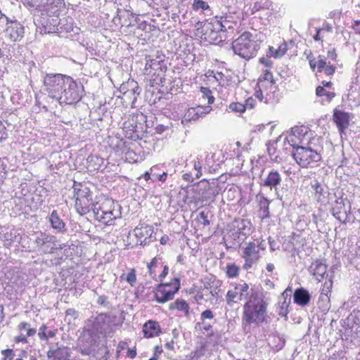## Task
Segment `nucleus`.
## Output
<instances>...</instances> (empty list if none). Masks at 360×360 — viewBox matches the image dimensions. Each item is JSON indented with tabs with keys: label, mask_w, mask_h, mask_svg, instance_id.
Instances as JSON below:
<instances>
[{
	"label": "nucleus",
	"mask_w": 360,
	"mask_h": 360,
	"mask_svg": "<svg viewBox=\"0 0 360 360\" xmlns=\"http://www.w3.org/2000/svg\"><path fill=\"white\" fill-rule=\"evenodd\" d=\"M215 25L214 27L215 30H219L221 33L224 34L228 29H233V27L231 25H227L229 23V21L226 20V18H224L223 17H221L219 20H216L213 22Z\"/></svg>",
	"instance_id": "cd10ccee"
},
{
	"label": "nucleus",
	"mask_w": 360,
	"mask_h": 360,
	"mask_svg": "<svg viewBox=\"0 0 360 360\" xmlns=\"http://www.w3.org/2000/svg\"><path fill=\"white\" fill-rule=\"evenodd\" d=\"M328 57L331 58L332 60H335L337 58V54L335 53V50L333 49L331 51H328Z\"/></svg>",
	"instance_id": "e2e57ef3"
},
{
	"label": "nucleus",
	"mask_w": 360,
	"mask_h": 360,
	"mask_svg": "<svg viewBox=\"0 0 360 360\" xmlns=\"http://www.w3.org/2000/svg\"><path fill=\"white\" fill-rule=\"evenodd\" d=\"M229 108L237 112H243L245 110V105L240 103H232L229 105Z\"/></svg>",
	"instance_id": "79ce46f5"
},
{
	"label": "nucleus",
	"mask_w": 360,
	"mask_h": 360,
	"mask_svg": "<svg viewBox=\"0 0 360 360\" xmlns=\"http://www.w3.org/2000/svg\"><path fill=\"white\" fill-rule=\"evenodd\" d=\"M323 70L327 75H333L335 72V68L332 65H326Z\"/></svg>",
	"instance_id": "6e6d98bb"
},
{
	"label": "nucleus",
	"mask_w": 360,
	"mask_h": 360,
	"mask_svg": "<svg viewBox=\"0 0 360 360\" xmlns=\"http://www.w3.org/2000/svg\"><path fill=\"white\" fill-rule=\"evenodd\" d=\"M249 285L246 283L236 284L234 290H230L226 295L227 304L232 306L233 302L242 301L248 299L249 292Z\"/></svg>",
	"instance_id": "6e6552de"
},
{
	"label": "nucleus",
	"mask_w": 360,
	"mask_h": 360,
	"mask_svg": "<svg viewBox=\"0 0 360 360\" xmlns=\"http://www.w3.org/2000/svg\"><path fill=\"white\" fill-rule=\"evenodd\" d=\"M326 90L324 89L323 86H319L316 89V94L318 96H321L323 94L325 95Z\"/></svg>",
	"instance_id": "052dcab7"
},
{
	"label": "nucleus",
	"mask_w": 360,
	"mask_h": 360,
	"mask_svg": "<svg viewBox=\"0 0 360 360\" xmlns=\"http://www.w3.org/2000/svg\"><path fill=\"white\" fill-rule=\"evenodd\" d=\"M349 119V113L339 110L338 109L334 110L333 120L341 133L348 127Z\"/></svg>",
	"instance_id": "dca6fc26"
},
{
	"label": "nucleus",
	"mask_w": 360,
	"mask_h": 360,
	"mask_svg": "<svg viewBox=\"0 0 360 360\" xmlns=\"http://www.w3.org/2000/svg\"><path fill=\"white\" fill-rule=\"evenodd\" d=\"M211 110L212 107L210 105H198L196 108H191L188 109L187 112L185 114L182 122H188L190 120H197L200 117L209 113Z\"/></svg>",
	"instance_id": "4468645a"
},
{
	"label": "nucleus",
	"mask_w": 360,
	"mask_h": 360,
	"mask_svg": "<svg viewBox=\"0 0 360 360\" xmlns=\"http://www.w3.org/2000/svg\"><path fill=\"white\" fill-rule=\"evenodd\" d=\"M281 175L278 171L271 170L264 179L263 186L271 189L274 188L276 191L278 186L281 184Z\"/></svg>",
	"instance_id": "6ab92c4d"
},
{
	"label": "nucleus",
	"mask_w": 360,
	"mask_h": 360,
	"mask_svg": "<svg viewBox=\"0 0 360 360\" xmlns=\"http://www.w3.org/2000/svg\"><path fill=\"white\" fill-rule=\"evenodd\" d=\"M259 200V205L260 212L262 213V219H267L270 217L269 214V204L271 201L263 195H258L257 196Z\"/></svg>",
	"instance_id": "5701e85b"
},
{
	"label": "nucleus",
	"mask_w": 360,
	"mask_h": 360,
	"mask_svg": "<svg viewBox=\"0 0 360 360\" xmlns=\"http://www.w3.org/2000/svg\"><path fill=\"white\" fill-rule=\"evenodd\" d=\"M294 302L299 306H307L310 300L311 295L309 291L304 288H299L295 290L293 294Z\"/></svg>",
	"instance_id": "f3484780"
},
{
	"label": "nucleus",
	"mask_w": 360,
	"mask_h": 360,
	"mask_svg": "<svg viewBox=\"0 0 360 360\" xmlns=\"http://www.w3.org/2000/svg\"><path fill=\"white\" fill-rule=\"evenodd\" d=\"M46 329V325H42L40 327L39 332V334H38L40 340H48V336H47L46 333H45Z\"/></svg>",
	"instance_id": "09e8293b"
},
{
	"label": "nucleus",
	"mask_w": 360,
	"mask_h": 360,
	"mask_svg": "<svg viewBox=\"0 0 360 360\" xmlns=\"http://www.w3.org/2000/svg\"><path fill=\"white\" fill-rule=\"evenodd\" d=\"M56 359L65 360L69 356V349L66 347L56 349Z\"/></svg>",
	"instance_id": "f704fd0d"
},
{
	"label": "nucleus",
	"mask_w": 360,
	"mask_h": 360,
	"mask_svg": "<svg viewBox=\"0 0 360 360\" xmlns=\"http://www.w3.org/2000/svg\"><path fill=\"white\" fill-rule=\"evenodd\" d=\"M259 63L263 64L266 67H271L273 64V62L271 60H269L264 57L259 59Z\"/></svg>",
	"instance_id": "4d7b16f0"
},
{
	"label": "nucleus",
	"mask_w": 360,
	"mask_h": 360,
	"mask_svg": "<svg viewBox=\"0 0 360 360\" xmlns=\"http://www.w3.org/2000/svg\"><path fill=\"white\" fill-rule=\"evenodd\" d=\"M200 91L202 94V98L207 99L208 104H212L214 101V97L212 95L211 90L207 87H201Z\"/></svg>",
	"instance_id": "e433bc0d"
},
{
	"label": "nucleus",
	"mask_w": 360,
	"mask_h": 360,
	"mask_svg": "<svg viewBox=\"0 0 360 360\" xmlns=\"http://www.w3.org/2000/svg\"><path fill=\"white\" fill-rule=\"evenodd\" d=\"M156 262H157V258H156V257H154V258L151 260V262L147 264V267L148 268V269H149V273H150V274H151V273H152V272H151V268H152V266H153L155 265Z\"/></svg>",
	"instance_id": "69168bd1"
},
{
	"label": "nucleus",
	"mask_w": 360,
	"mask_h": 360,
	"mask_svg": "<svg viewBox=\"0 0 360 360\" xmlns=\"http://www.w3.org/2000/svg\"><path fill=\"white\" fill-rule=\"evenodd\" d=\"M290 303V298L288 299V301L284 300L282 303V304L280 307V311L278 312V314L281 316H286L288 314V306Z\"/></svg>",
	"instance_id": "a19ab883"
},
{
	"label": "nucleus",
	"mask_w": 360,
	"mask_h": 360,
	"mask_svg": "<svg viewBox=\"0 0 360 360\" xmlns=\"http://www.w3.org/2000/svg\"><path fill=\"white\" fill-rule=\"evenodd\" d=\"M134 231L136 236L138 238H141L146 236H150L153 233L151 227L148 226L136 227Z\"/></svg>",
	"instance_id": "2f4dec72"
},
{
	"label": "nucleus",
	"mask_w": 360,
	"mask_h": 360,
	"mask_svg": "<svg viewBox=\"0 0 360 360\" xmlns=\"http://www.w3.org/2000/svg\"><path fill=\"white\" fill-rule=\"evenodd\" d=\"M5 19L7 25L6 29V36L12 41H20L23 38L25 33L24 26L17 20H12L7 16H5Z\"/></svg>",
	"instance_id": "1a4fd4ad"
},
{
	"label": "nucleus",
	"mask_w": 360,
	"mask_h": 360,
	"mask_svg": "<svg viewBox=\"0 0 360 360\" xmlns=\"http://www.w3.org/2000/svg\"><path fill=\"white\" fill-rule=\"evenodd\" d=\"M180 288V279L174 278L171 283H161L156 288L155 293V300L160 304L173 300L174 294Z\"/></svg>",
	"instance_id": "0eeeda50"
},
{
	"label": "nucleus",
	"mask_w": 360,
	"mask_h": 360,
	"mask_svg": "<svg viewBox=\"0 0 360 360\" xmlns=\"http://www.w3.org/2000/svg\"><path fill=\"white\" fill-rule=\"evenodd\" d=\"M287 45L286 44H281L278 49H274L273 46H269V50L266 56L268 57H274L275 58H281L287 51Z\"/></svg>",
	"instance_id": "393cba45"
},
{
	"label": "nucleus",
	"mask_w": 360,
	"mask_h": 360,
	"mask_svg": "<svg viewBox=\"0 0 360 360\" xmlns=\"http://www.w3.org/2000/svg\"><path fill=\"white\" fill-rule=\"evenodd\" d=\"M260 44V41L255 40L252 34L245 32L233 41L232 49L236 54L249 60L256 56Z\"/></svg>",
	"instance_id": "f03ea898"
},
{
	"label": "nucleus",
	"mask_w": 360,
	"mask_h": 360,
	"mask_svg": "<svg viewBox=\"0 0 360 360\" xmlns=\"http://www.w3.org/2000/svg\"><path fill=\"white\" fill-rule=\"evenodd\" d=\"M135 24L136 27H137L139 30L145 31L146 32H150L152 31V27H154L150 24L147 23L146 21H140L139 18H135Z\"/></svg>",
	"instance_id": "c9c22d12"
},
{
	"label": "nucleus",
	"mask_w": 360,
	"mask_h": 360,
	"mask_svg": "<svg viewBox=\"0 0 360 360\" xmlns=\"http://www.w3.org/2000/svg\"><path fill=\"white\" fill-rule=\"evenodd\" d=\"M193 9L198 10H207L209 8V5L207 2L202 0H194L193 4Z\"/></svg>",
	"instance_id": "ea45409f"
},
{
	"label": "nucleus",
	"mask_w": 360,
	"mask_h": 360,
	"mask_svg": "<svg viewBox=\"0 0 360 360\" xmlns=\"http://www.w3.org/2000/svg\"><path fill=\"white\" fill-rule=\"evenodd\" d=\"M136 89V90H139V86L138 83L134 79H129L127 82L123 83L120 86V91L122 94L127 93L130 89L133 90Z\"/></svg>",
	"instance_id": "c85d7f7f"
},
{
	"label": "nucleus",
	"mask_w": 360,
	"mask_h": 360,
	"mask_svg": "<svg viewBox=\"0 0 360 360\" xmlns=\"http://www.w3.org/2000/svg\"><path fill=\"white\" fill-rule=\"evenodd\" d=\"M264 79L266 81H270L271 83L272 84L274 83V79L272 73L267 70L265 71V73L264 75Z\"/></svg>",
	"instance_id": "5fc2aeb1"
},
{
	"label": "nucleus",
	"mask_w": 360,
	"mask_h": 360,
	"mask_svg": "<svg viewBox=\"0 0 360 360\" xmlns=\"http://www.w3.org/2000/svg\"><path fill=\"white\" fill-rule=\"evenodd\" d=\"M291 292H292V288H291V287H288V288L285 290V291L283 292V294H282V296H283V297L284 298V300H287V297H288V296H290V295H291Z\"/></svg>",
	"instance_id": "bf43d9fd"
},
{
	"label": "nucleus",
	"mask_w": 360,
	"mask_h": 360,
	"mask_svg": "<svg viewBox=\"0 0 360 360\" xmlns=\"http://www.w3.org/2000/svg\"><path fill=\"white\" fill-rule=\"evenodd\" d=\"M56 237L46 233H41L35 239V244L39 250L44 253H53L56 249Z\"/></svg>",
	"instance_id": "9b49d317"
},
{
	"label": "nucleus",
	"mask_w": 360,
	"mask_h": 360,
	"mask_svg": "<svg viewBox=\"0 0 360 360\" xmlns=\"http://www.w3.org/2000/svg\"><path fill=\"white\" fill-rule=\"evenodd\" d=\"M212 328V326L210 323H206L204 321H202V322H198L195 325V329L196 330L210 331Z\"/></svg>",
	"instance_id": "58836bf2"
},
{
	"label": "nucleus",
	"mask_w": 360,
	"mask_h": 360,
	"mask_svg": "<svg viewBox=\"0 0 360 360\" xmlns=\"http://www.w3.org/2000/svg\"><path fill=\"white\" fill-rule=\"evenodd\" d=\"M169 308L171 310L177 309L179 310L185 311L186 315L188 314L189 307L186 302L184 300H176L174 302L170 304Z\"/></svg>",
	"instance_id": "c756f323"
},
{
	"label": "nucleus",
	"mask_w": 360,
	"mask_h": 360,
	"mask_svg": "<svg viewBox=\"0 0 360 360\" xmlns=\"http://www.w3.org/2000/svg\"><path fill=\"white\" fill-rule=\"evenodd\" d=\"M348 324L357 326V333L360 334V310H354L347 317Z\"/></svg>",
	"instance_id": "bb28decb"
},
{
	"label": "nucleus",
	"mask_w": 360,
	"mask_h": 360,
	"mask_svg": "<svg viewBox=\"0 0 360 360\" xmlns=\"http://www.w3.org/2000/svg\"><path fill=\"white\" fill-rule=\"evenodd\" d=\"M213 22H205L201 33L204 35V39L211 44H219L224 41L225 35L222 34L219 30H215Z\"/></svg>",
	"instance_id": "f8f14e48"
},
{
	"label": "nucleus",
	"mask_w": 360,
	"mask_h": 360,
	"mask_svg": "<svg viewBox=\"0 0 360 360\" xmlns=\"http://www.w3.org/2000/svg\"><path fill=\"white\" fill-rule=\"evenodd\" d=\"M127 281L133 286L136 281L135 270L132 269L130 272H129L127 275L126 278Z\"/></svg>",
	"instance_id": "a18cd8bd"
},
{
	"label": "nucleus",
	"mask_w": 360,
	"mask_h": 360,
	"mask_svg": "<svg viewBox=\"0 0 360 360\" xmlns=\"http://www.w3.org/2000/svg\"><path fill=\"white\" fill-rule=\"evenodd\" d=\"M112 207L115 208L114 202L112 200L105 199L101 203L98 202L93 203L91 210H92L94 214H95V211H96L97 209H99V211H112Z\"/></svg>",
	"instance_id": "b1692460"
},
{
	"label": "nucleus",
	"mask_w": 360,
	"mask_h": 360,
	"mask_svg": "<svg viewBox=\"0 0 360 360\" xmlns=\"http://www.w3.org/2000/svg\"><path fill=\"white\" fill-rule=\"evenodd\" d=\"M68 77L63 74H46L43 79L44 94L56 101Z\"/></svg>",
	"instance_id": "423d86ee"
},
{
	"label": "nucleus",
	"mask_w": 360,
	"mask_h": 360,
	"mask_svg": "<svg viewBox=\"0 0 360 360\" xmlns=\"http://www.w3.org/2000/svg\"><path fill=\"white\" fill-rule=\"evenodd\" d=\"M135 18H138V17L136 16V14L133 13H129L128 15H125V18H123L122 22V27H135Z\"/></svg>",
	"instance_id": "72a5a7b5"
},
{
	"label": "nucleus",
	"mask_w": 360,
	"mask_h": 360,
	"mask_svg": "<svg viewBox=\"0 0 360 360\" xmlns=\"http://www.w3.org/2000/svg\"><path fill=\"white\" fill-rule=\"evenodd\" d=\"M97 303L100 305L106 307L108 304V297L105 295H101L98 297Z\"/></svg>",
	"instance_id": "603ef678"
},
{
	"label": "nucleus",
	"mask_w": 360,
	"mask_h": 360,
	"mask_svg": "<svg viewBox=\"0 0 360 360\" xmlns=\"http://www.w3.org/2000/svg\"><path fill=\"white\" fill-rule=\"evenodd\" d=\"M242 257L245 259L243 269L246 270L251 268L253 264L259 260L260 257L259 249L254 242L247 243L246 247L243 249Z\"/></svg>",
	"instance_id": "9d476101"
},
{
	"label": "nucleus",
	"mask_w": 360,
	"mask_h": 360,
	"mask_svg": "<svg viewBox=\"0 0 360 360\" xmlns=\"http://www.w3.org/2000/svg\"><path fill=\"white\" fill-rule=\"evenodd\" d=\"M354 29L356 33L360 34V21L355 22Z\"/></svg>",
	"instance_id": "774afa93"
},
{
	"label": "nucleus",
	"mask_w": 360,
	"mask_h": 360,
	"mask_svg": "<svg viewBox=\"0 0 360 360\" xmlns=\"http://www.w3.org/2000/svg\"><path fill=\"white\" fill-rule=\"evenodd\" d=\"M2 354L4 355L5 358L4 360H6V359H9V360H12L14 356L13 351L12 349H5L2 351Z\"/></svg>",
	"instance_id": "3c124183"
},
{
	"label": "nucleus",
	"mask_w": 360,
	"mask_h": 360,
	"mask_svg": "<svg viewBox=\"0 0 360 360\" xmlns=\"http://www.w3.org/2000/svg\"><path fill=\"white\" fill-rule=\"evenodd\" d=\"M285 140L293 148L292 156L300 167H307L310 163L321 160V156L316 150L300 146L293 137H286Z\"/></svg>",
	"instance_id": "7ed1b4c3"
},
{
	"label": "nucleus",
	"mask_w": 360,
	"mask_h": 360,
	"mask_svg": "<svg viewBox=\"0 0 360 360\" xmlns=\"http://www.w3.org/2000/svg\"><path fill=\"white\" fill-rule=\"evenodd\" d=\"M141 92V88L139 87V90H136V89H134L133 90H129L127 91V93L124 94L123 95L125 96L128 98H131L133 100V102H134L137 96L140 94Z\"/></svg>",
	"instance_id": "37998d69"
},
{
	"label": "nucleus",
	"mask_w": 360,
	"mask_h": 360,
	"mask_svg": "<svg viewBox=\"0 0 360 360\" xmlns=\"http://www.w3.org/2000/svg\"><path fill=\"white\" fill-rule=\"evenodd\" d=\"M327 266L320 260H316L311 263L309 271L315 277V278L321 281L324 275L326 274Z\"/></svg>",
	"instance_id": "a211bd4d"
},
{
	"label": "nucleus",
	"mask_w": 360,
	"mask_h": 360,
	"mask_svg": "<svg viewBox=\"0 0 360 360\" xmlns=\"http://www.w3.org/2000/svg\"><path fill=\"white\" fill-rule=\"evenodd\" d=\"M54 0H30L29 5L39 11H44L45 8L53 3Z\"/></svg>",
	"instance_id": "a878e982"
},
{
	"label": "nucleus",
	"mask_w": 360,
	"mask_h": 360,
	"mask_svg": "<svg viewBox=\"0 0 360 360\" xmlns=\"http://www.w3.org/2000/svg\"><path fill=\"white\" fill-rule=\"evenodd\" d=\"M194 169L196 170L195 179H198L202 175V165L200 161H195L193 165Z\"/></svg>",
	"instance_id": "de8ad7c7"
},
{
	"label": "nucleus",
	"mask_w": 360,
	"mask_h": 360,
	"mask_svg": "<svg viewBox=\"0 0 360 360\" xmlns=\"http://www.w3.org/2000/svg\"><path fill=\"white\" fill-rule=\"evenodd\" d=\"M49 222L51 227L59 233H65L66 231L65 224L60 218L56 210H53L49 217Z\"/></svg>",
	"instance_id": "412c9836"
},
{
	"label": "nucleus",
	"mask_w": 360,
	"mask_h": 360,
	"mask_svg": "<svg viewBox=\"0 0 360 360\" xmlns=\"http://www.w3.org/2000/svg\"><path fill=\"white\" fill-rule=\"evenodd\" d=\"M239 268L235 264H229L226 266V275L229 278L236 277L238 276Z\"/></svg>",
	"instance_id": "4c0bfd02"
},
{
	"label": "nucleus",
	"mask_w": 360,
	"mask_h": 360,
	"mask_svg": "<svg viewBox=\"0 0 360 360\" xmlns=\"http://www.w3.org/2000/svg\"><path fill=\"white\" fill-rule=\"evenodd\" d=\"M317 65L318 72H321L323 70L324 68L326 66V58L325 56H319Z\"/></svg>",
	"instance_id": "c03bdc74"
},
{
	"label": "nucleus",
	"mask_w": 360,
	"mask_h": 360,
	"mask_svg": "<svg viewBox=\"0 0 360 360\" xmlns=\"http://www.w3.org/2000/svg\"><path fill=\"white\" fill-rule=\"evenodd\" d=\"M56 349H53V348H51L48 352H47V356L48 358L51 359V358H53L56 359Z\"/></svg>",
	"instance_id": "680f3d73"
},
{
	"label": "nucleus",
	"mask_w": 360,
	"mask_h": 360,
	"mask_svg": "<svg viewBox=\"0 0 360 360\" xmlns=\"http://www.w3.org/2000/svg\"><path fill=\"white\" fill-rule=\"evenodd\" d=\"M83 96V85L80 82L77 83L69 76L56 102L60 105H73L77 103Z\"/></svg>",
	"instance_id": "20e7f679"
},
{
	"label": "nucleus",
	"mask_w": 360,
	"mask_h": 360,
	"mask_svg": "<svg viewBox=\"0 0 360 360\" xmlns=\"http://www.w3.org/2000/svg\"><path fill=\"white\" fill-rule=\"evenodd\" d=\"M214 318L213 312L210 309H206L200 314V319L205 321V319H212Z\"/></svg>",
	"instance_id": "49530a36"
},
{
	"label": "nucleus",
	"mask_w": 360,
	"mask_h": 360,
	"mask_svg": "<svg viewBox=\"0 0 360 360\" xmlns=\"http://www.w3.org/2000/svg\"><path fill=\"white\" fill-rule=\"evenodd\" d=\"M136 355V349H129L127 352V356L131 358L134 359Z\"/></svg>",
	"instance_id": "338daca9"
},
{
	"label": "nucleus",
	"mask_w": 360,
	"mask_h": 360,
	"mask_svg": "<svg viewBox=\"0 0 360 360\" xmlns=\"http://www.w3.org/2000/svg\"><path fill=\"white\" fill-rule=\"evenodd\" d=\"M143 332L146 338L158 336L160 332L158 323L153 321H148L143 325Z\"/></svg>",
	"instance_id": "4be33fe9"
},
{
	"label": "nucleus",
	"mask_w": 360,
	"mask_h": 360,
	"mask_svg": "<svg viewBox=\"0 0 360 360\" xmlns=\"http://www.w3.org/2000/svg\"><path fill=\"white\" fill-rule=\"evenodd\" d=\"M94 217L96 220L100 222H102L105 224H110V223L120 217L121 212L120 210H115V208H112V211H101L99 212V209H97L95 211Z\"/></svg>",
	"instance_id": "2eb2a0df"
},
{
	"label": "nucleus",
	"mask_w": 360,
	"mask_h": 360,
	"mask_svg": "<svg viewBox=\"0 0 360 360\" xmlns=\"http://www.w3.org/2000/svg\"><path fill=\"white\" fill-rule=\"evenodd\" d=\"M66 315L67 316H72L77 317V311L74 309H68L66 310Z\"/></svg>",
	"instance_id": "0e129e2a"
},
{
	"label": "nucleus",
	"mask_w": 360,
	"mask_h": 360,
	"mask_svg": "<svg viewBox=\"0 0 360 360\" xmlns=\"http://www.w3.org/2000/svg\"><path fill=\"white\" fill-rule=\"evenodd\" d=\"M72 188L77 212L81 215L88 213L94 203L89 188L85 184L74 181Z\"/></svg>",
	"instance_id": "39448f33"
},
{
	"label": "nucleus",
	"mask_w": 360,
	"mask_h": 360,
	"mask_svg": "<svg viewBox=\"0 0 360 360\" xmlns=\"http://www.w3.org/2000/svg\"><path fill=\"white\" fill-rule=\"evenodd\" d=\"M199 217L203 220L202 224L205 226H208L210 224V220L207 219V214L204 212H201L199 213Z\"/></svg>",
	"instance_id": "864d4df0"
},
{
	"label": "nucleus",
	"mask_w": 360,
	"mask_h": 360,
	"mask_svg": "<svg viewBox=\"0 0 360 360\" xmlns=\"http://www.w3.org/2000/svg\"><path fill=\"white\" fill-rule=\"evenodd\" d=\"M129 15V11L128 10H123L122 11L120 8H117V15L115 16L112 19V22L118 26L122 27V22H123L122 19L123 18H125V15Z\"/></svg>",
	"instance_id": "473e14b6"
},
{
	"label": "nucleus",
	"mask_w": 360,
	"mask_h": 360,
	"mask_svg": "<svg viewBox=\"0 0 360 360\" xmlns=\"http://www.w3.org/2000/svg\"><path fill=\"white\" fill-rule=\"evenodd\" d=\"M232 224L233 227L236 229V231L239 234L247 236L251 233V223L248 220L235 219Z\"/></svg>",
	"instance_id": "aec40b11"
},
{
	"label": "nucleus",
	"mask_w": 360,
	"mask_h": 360,
	"mask_svg": "<svg viewBox=\"0 0 360 360\" xmlns=\"http://www.w3.org/2000/svg\"><path fill=\"white\" fill-rule=\"evenodd\" d=\"M307 134V130L304 127H298L295 126L292 128L291 129V134L288 136V137H293L294 140L295 139H301L302 137H304Z\"/></svg>",
	"instance_id": "7c9ffc66"
},
{
	"label": "nucleus",
	"mask_w": 360,
	"mask_h": 360,
	"mask_svg": "<svg viewBox=\"0 0 360 360\" xmlns=\"http://www.w3.org/2000/svg\"><path fill=\"white\" fill-rule=\"evenodd\" d=\"M110 321V316L106 314H100L96 318V323H99L101 321L105 322Z\"/></svg>",
	"instance_id": "8fccbe9b"
},
{
	"label": "nucleus",
	"mask_w": 360,
	"mask_h": 360,
	"mask_svg": "<svg viewBox=\"0 0 360 360\" xmlns=\"http://www.w3.org/2000/svg\"><path fill=\"white\" fill-rule=\"evenodd\" d=\"M345 200L347 199L343 198H337L331 208L333 216L342 224H346L348 218L347 211L345 209Z\"/></svg>",
	"instance_id": "ddd939ff"
},
{
	"label": "nucleus",
	"mask_w": 360,
	"mask_h": 360,
	"mask_svg": "<svg viewBox=\"0 0 360 360\" xmlns=\"http://www.w3.org/2000/svg\"><path fill=\"white\" fill-rule=\"evenodd\" d=\"M266 304L262 300L251 295L243 307V321L248 324H260L266 321Z\"/></svg>",
	"instance_id": "f257e3e1"
},
{
	"label": "nucleus",
	"mask_w": 360,
	"mask_h": 360,
	"mask_svg": "<svg viewBox=\"0 0 360 360\" xmlns=\"http://www.w3.org/2000/svg\"><path fill=\"white\" fill-rule=\"evenodd\" d=\"M314 189L315 191V193L317 195L319 194V195H321L322 193H323V188L321 187V184L319 183H316L315 184V186H314Z\"/></svg>",
	"instance_id": "13d9d810"
}]
</instances>
